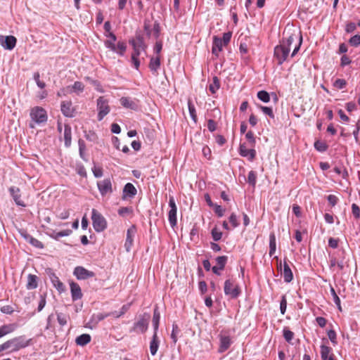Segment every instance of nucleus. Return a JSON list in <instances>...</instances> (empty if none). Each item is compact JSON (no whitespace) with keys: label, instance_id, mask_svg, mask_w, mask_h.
Segmentation results:
<instances>
[{"label":"nucleus","instance_id":"c756f323","mask_svg":"<svg viewBox=\"0 0 360 360\" xmlns=\"http://www.w3.org/2000/svg\"><path fill=\"white\" fill-rule=\"evenodd\" d=\"M160 314L158 309V307H156L154 309L153 316V326L154 328V333H158V328H159V323H160Z\"/></svg>","mask_w":360,"mask_h":360},{"label":"nucleus","instance_id":"2f4dec72","mask_svg":"<svg viewBox=\"0 0 360 360\" xmlns=\"http://www.w3.org/2000/svg\"><path fill=\"white\" fill-rule=\"evenodd\" d=\"M220 87V82L217 77H214L212 82L209 86V90L212 94H215Z\"/></svg>","mask_w":360,"mask_h":360},{"label":"nucleus","instance_id":"603ef678","mask_svg":"<svg viewBox=\"0 0 360 360\" xmlns=\"http://www.w3.org/2000/svg\"><path fill=\"white\" fill-rule=\"evenodd\" d=\"M286 308H287V300H286L285 295H283L281 302H280V310H281V314L283 315L285 313Z\"/></svg>","mask_w":360,"mask_h":360},{"label":"nucleus","instance_id":"423d86ee","mask_svg":"<svg viewBox=\"0 0 360 360\" xmlns=\"http://www.w3.org/2000/svg\"><path fill=\"white\" fill-rule=\"evenodd\" d=\"M290 49L280 44L274 48V57L277 60L278 65H282L286 60Z\"/></svg>","mask_w":360,"mask_h":360},{"label":"nucleus","instance_id":"f8f14e48","mask_svg":"<svg viewBox=\"0 0 360 360\" xmlns=\"http://www.w3.org/2000/svg\"><path fill=\"white\" fill-rule=\"evenodd\" d=\"M17 39L15 37L9 35L6 37L0 36L1 45L7 50H12L16 44Z\"/></svg>","mask_w":360,"mask_h":360},{"label":"nucleus","instance_id":"a878e982","mask_svg":"<svg viewBox=\"0 0 360 360\" xmlns=\"http://www.w3.org/2000/svg\"><path fill=\"white\" fill-rule=\"evenodd\" d=\"M63 135L65 140V147L68 148L70 146L72 141V129L70 125H65Z\"/></svg>","mask_w":360,"mask_h":360},{"label":"nucleus","instance_id":"37998d69","mask_svg":"<svg viewBox=\"0 0 360 360\" xmlns=\"http://www.w3.org/2000/svg\"><path fill=\"white\" fill-rule=\"evenodd\" d=\"M283 333L285 340L288 342H290L294 338V333L290 330L288 328H284Z\"/></svg>","mask_w":360,"mask_h":360},{"label":"nucleus","instance_id":"052dcab7","mask_svg":"<svg viewBox=\"0 0 360 360\" xmlns=\"http://www.w3.org/2000/svg\"><path fill=\"white\" fill-rule=\"evenodd\" d=\"M330 291L331 295L333 296V301H334L335 304L336 305H340V300L338 295H337V293L335 292V289L332 286H330Z\"/></svg>","mask_w":360,"mask_h":360},{"label":"nucleus","instance_id":"72a5a7b5","mask_svg":"<svg viewBox=\"0 0 360 360\" xmlns=\"http://www.w3.org/2000/svg\"><path fill=\"white\" fill-rule=\"evenodd\" d=\"M117 51H112L115 53H117L120 56H124L126 49H127V45L126 43L124 41H118L117 44L116 45Z\"/></svg>","mask_w":360,"mask_h":360},{"label":"nucleus","instance_id":"3c124183","mask_svg":"<svg viewBox=\"0 0 360 360\" xmlns=\"http://www.w3.org/2000/svg\"><path fill=\"white\" fill-rule=\"evenodd\" d=\"M57 319L59 323V324L61 326H63L66 325L68 319V316L67 315L63 314H57Z\"/></svg>","mask_w":360,"mask_h":360},{"label":"nucleus","instance_id":"09e8293b","mask_svg":"<svg viewBox=\"0 0 360 360\" xmlns=\"http://www.w3.org/2000/svg\"><path fill=\"white\" fill-rule=\"evenodd\" d=\"M179 332V327L176 324L172 325V331L171 333V338L172 339L173 342L176 343L177 342V335Z\"/></svg>","mask_w":360,"mask_h":360},{"label":"nucleus","instance_id":"4be33fe9","mask_svg":"<svg viewBox=\"0 0 360 360\" xmlns=\"http://www.w3.org/2000/svg\"><path fill=\"white\" fill-rule=\"evenodd\" d=\"M231 340L229 336H221L220 338V345L219 352L222 353L227 350L231 346Z\"/></svg>","mask_w":360,"mask_h":360},{"label":"nucleus","instance_id":"aec40b11","mask_svg":"<svg viewBox=\"0 0 360 360\" xmlns=\"http://www.w3.org/2000/svg\"><path fill=\"white\" fill-rule=\"evenodd\" d=\"M106 37H109L110 39L105 41V46L110 51H117L116 45L115 44L117 40L116 36L112 32H110V34H106Z\"/></svg>","mask_w":360,"mask_h":360},{"label":"nucleus","instance_id":"ea45409f","mask_svg":"<svg viewBox=\"0 0 360 360\" xmlns=\"http://www.w3.org/2000/svg\"><path fill=\"white\" fill-rule=\"evenodd\" d=\"M129 307H130L129 304H124L122 307L120 311H114L112 313V315L114 316L115 318H119V317L122 316V315H124L129 310Z\"/></svg>","mask_w":360,"mask_h":360},{"label":"nucleus","instance_id":"5fc2aeb1","mask_svg":"<svg viewBox=\"0 0 360 360\" xmlns=\"http://www.w3.org/2000/svg\"><path fill=\"white\" fill-rule=\"evenodd\" d=\"M245 138L249 141L250 146L253 147L255 146V138L254 136V133L252 131H249L245 134Z\"/></svg>","mask_w":360,"mask_h":360},{"label":"nucleus","instance_id":"de8ad7c7","mask_svg":"<svg viewBox=\"0 0 360 360\" xmlns=\"http://www.w3.org/2000/svg\"><path fill=\"white\" fill-rule=\"evenodd\" d=\"M349 43L351 46L354 47H356L359 45H360V35L356 34L352 37L349 40Z\"/></svg>","mask_w":360,"mask_h":360},{"label":"nucleus","instance_id":"69168bd1","mask_svg":"<svg viewBox=\"0 0 360 360\" xmlns=\"http://www.w3.org/2000/svg\"><path fill=\"white\" fill-rule=\"evenodd\" d=\"M351 62L352 61H351L350 58L347 56L343 55L341 57V59H340L341 66L344 67V66L348 65L351 63Z\"/></svg>","mask_w":360,"mask_h":360},{"label":"nucleus","instance_id":"8fccbe9b","mask_svg":"<svg viewBox=\"0 0 360 360\" xmlns=\"http://www.w3.org/2000/svg\"><path fill=\"white\" fill-rule=\"evenodd\" d=\"M328 337L333 345H337V335L334 330H329L327 333Z\"/></svg>","mask_w":360,"mask_h":360},{"label":"nucleus","instance_id":"c85d7f7f","mask_svg":"<svg viewBox=\"0 0 360 360\" xmlns=\"http://www.w3.org/2000/svg\"><path fill=\"white\" fill-rule=\"evenodd\" d=\"M120 103L123 107L126 108L135 110L137 108L136 104L132 100L127 97H122L120 98Z\"/></svg>","mask_w":360,"mask_h":360},{"label":"nucleus","instance_id":"5701e85b","mask_svg":"<svg viewBox=\"0 0 360 360\" xmlns=\"http://www.w3.org/2000/svg\"><path fill=\"white\" fill-rule=\"evenodd\" d=\"M137 193L136 188L134 187V186L131 183H127L125 184L124 188H123V195L124 197H134L136 195Z\"/></svg>","mask_w":360,"mask_h":360},{"label":"nucleus","instance_id":"680f3d73","mask_svg":"<svg viewBox=\"0 0 360 360\" xmlns=\"http://www.w3.org/2000/svg\"><path fill=\"white\" fill-rule=\"evenodd\" d=\"M229 221L233 228H236L239 225L237 216L234 213H232L229 217Z\"/></svg>","mask_w":360,"mask_h":360},{"label":"nucleus","instance_id":"864d4df0","mask_svg":"<svg viewBox=\"0 0 360 360\" xmlns=\"http://www.w3.org/2000/svg\"><path fill=\"white\" fill-rule=\"evenodd\" d=\"M92 172L96 178H100L103 176V169L94 165L92 168Z\"/></svg>","mask_w":360,"mask_h":360},{"label":"nucleus","instance_id":"dca6fc26","mask_svg":"<svg viewBox=\"0 0 360 360\" xmlns=\"http://www.w3.org/2000/svg\"><path fill=\"white\" fill-rule=\"evenodd\" d=\"M224 46H226V45L221 41V39L217 36H214L212 48V54L218 56L219 52L222 51Z\"/></svg>","mask_w":360,"mask_h":360},{"label":"nucleus","instance_id":"4468645a","mask_svg":"<svg viewBox=\"0 0 360 360\" xmlns=\"http://www.w3.org/2000/svg\"><path fill=\"white\" fill-rule=\"evenodd\" d=\"M46 274H49L51 282L53 285L56 288L59 293H61L65 291V285L60 281L58 276H56L53 273L51 272V270L46 269Z\"/></svg>","mask_w":360,"mask_h":360},{"label":"nucleus","instance_id":"a19ab883","mask_svg":"<svg viewBox=\"0 0 360 360\" xmlns=\"http://www.w3.org/2000/svg\"><path fill=\"white\" fill-rule=\"evenodd\" d=\"M212 237L214 241H219L222 237V232L217 227H214L211 231Z\"/></svg>","mask_w":360,"mask_h":360},{"label":"nucleus","instance_id":"bf43d9fd","mask_svg":"<svg viewBox=\"0 0 360 360\" xmlns=\"http://www.w3.org/2000/svg\"><path fill=\"white\" fill-rule=\"evenodd\" d=\"M232 34L230 32H225L223 34V37L221 39V41L226 46L231 41Z\"/></svg>","mask_w":360,"mask_h":360},{"label":"nucleus","instance_id":"9d476101","mask_svg":"<svg viewBox=\"0 0 360 360\" xmlns=\"http://www.w3.org/2000/svg\"><path fill=\"white\" fill-rule=\"evenodd\" d=\"M136 233V228L134 225L131 226L127 231L126 241L124 248L127 252H130L133 245L134 238Z\"/></svg>","mask_w":360,"mask_h":360},{"label":"nucleus","instance_id":"7ed1b4c3","mask_svg":"<svg viewBox=\"0 0 360 360\" xmlns=\"http://www.w3.org/2000/svg\"><path fill=\"white\" fill-rule=\"evenodd\" d=\"M91 212V219L94 230L96 232L104 231L107 227L105 218L95 209H93Z\"/></svg>","mask_w":360,"mask_h":360},{"label":"nucleus","instance_id":"a18cd8bd","mask_svg":"<svg viewBox=\"0 0 360 360\" xmlns=\"http://www.w3.org/2000/svg\"><path fill=\"white\" fill-rule=\"evenodd\" d=\"M346 85L347 82L343 79H337L333 83V86L338 89H342Z\"/></svg>","mask_w":360,"mask_h":360},{"label":"nucleus","instance_id":"e2e57ef3","mask_svg":"<svg viewBox=\"0 0 360 360\" xmlns=\"http://www.w3.org/2000/svg\"><path fill=\"white\" fill-rule=\"evenodd\" d=\"M269 248H276V240L274 233L269 235Z\"/></svg>","mask_w":360,"mask_h":360},{"label":"nucleus","instance_id":"9b49d317","mask_svg":"<svg viewBox=\"0 0 360 360\" xmlns=\"http://www.w3.org/2000/svg\"><path fill=\"white\" fill-rule=\"evenodd\" d=\"M97 186L101 195L112 192V183L110 179H105L97 182Z\"/></svg>","mask_w":360,"mask_h":360},{"label":"nucleus","instance_id":"ddd939ff","mask_svg":"<svg viewBox=\"0 0 360 360\" xmlns=\"http://www.w3.org/2000/svg\"><path fill=\"white\" fill-rule=\"evenodd\" d=\"M131 43L134 49L131 56L139 58L141 51H144L145 49L143 38L141 37H137L136 41L132 40Z\"/></svg>","mask_w":360,"mask_h":360},{"label":"nucleus","instance_id":"bb28decb","mask_svg":"<svg viewBox=\"0 0 360 360\" xmlns=\"http://www.w3.org/2000/svg\"><path fill=\"white\" fill-rule=\"evenodd\" d=\"M91 338L89 334H82L77 337L75 342L77 345L85 346L91 342Z\"/></svg>","mask_w":360,"mask_h":360},{"label":"nucleus","instance_id":"4c0bfd02","mask_svg":"<svg viewBox=\"0 0 360 360\" xmlns=\"http://www.w3.org/2000/svg\"><path fill=\"white\" fill-rule=\"evenodd\" d=\"M13 330L12 325H4L0 327V338L10 333Z\"/></svg>","mask_w":360,"mask_h":360},{"label":"nucleus","instance_id":"6e6552de","mask_svg":"<svg viewBox=\"0 0 360 360\" xmlns=\"http://www.w3.org/2000/svg\"><path fill=\"white\" fill-rule=\"evenodd\" d=\"M149 318V314L143 316L137 322L134 323V327L130 330V332L134 331L142 333H145L148 329Z\"/></svg>","mask_w":360,"mask_h":360},{"label":"nucleus","instance_id":"6ab92c4d","mask_svg":"<svg viewBox=\"0 0 360 360\" xmlns=\"http://www.w3.org/2000/svg\"><path fill=\"white\" fill-rule=\"evenodd\" d=\"M9 192L12 195L14 201L18 205L25 206L23 201L20 199V189L15 186H11L9 188Z\"/></svg>","mask_w":360,"mask_h":360},{"label":"nucleus","instance_id":"2eb2a0df","mask_svg":"<svg viewBox=\"0 0 360 360\" xmlns=\"http://www.w3.org/2000/svg\"><path fill=\"white\" fill-rule=\"evenodd\" d=\"M71 296L73 301L78 300L82 297V290L79 284L72 281L70 283Z\"/></svg>","mask_w":360,"mask_h":360},{"label":"nucleus","instance_id":"774afa93","mask_svg":"<svg viewBox=\"0 0 360 360\" xmlns=\"http://www.w3.org/2000/svg\"><path fill=\"white\" fill-rule=\"evenodd\" d=\"M199 290L202 294H205L207 292V283L204 281H201L198 283Z\"/></svg>","mask_w":360,"mask_h":360},{"label":"nucleus","instance_id":"4d7b16f0","mask_svg":"<svg viewBox=\"0 0 360 360\" xmlns=\"http://www.w3.org/2000/svg\"><path fill=\"white\" fill-rule=\"evenodd\" d=\"M352 212L356 219L360 217V208L356 204L353 203L352 205Z\"/></svg>","mask_w":360,"mask_h":360},{"label":"nucleus","instance_id":"f704fd0d","mask_svg":"<svg viewBox=\"0 0 360 360\" xmlns=\"http://www.w3.org/2000/svg\"><path fill=\"white\" fill-rule=\"evenodd\" d=\"M188 111H189V114H190L191 119L194 121V122H197V114H196L195 108L193 105V104L191 103V101H188Z\"/></svg>","mask_w":360,"mask_h":360},{"label":"nucleus","instance_id":"58836bf2","mask_svg":"<svg viewBox=\"0 0 360 360\" xmlns=\"http://www.w3.org/2000/svg\"><path fill=\"white\" fill-rule=\"evenodd\" d=\"M152 36L155 39H158L160 34V27L158 22L155 21L153 25Z\"/></svg>","mask_w":360,"mask_h":360},{"label":"nucleus","instance_id":"20e7f679","mask_svg":"<svg viewBox=\"0 0 360 360\" xmlns=\"http://www.w3.org/2000/svg\"><path fill=\"white\" fill-rule=\"evenodd\" d=\"M6 349H11V351H18L27 345V341L22 337H18L9 340L3 343Z\"/></svg>","mask_w":360,"mask_h":360},{"label":"nucleus","instance_id":"7c9ffc66","mask_svg":"<svg viewBox=\"0 0 360 360\" xmlns=\"http://www.w3.org/2000/svg\"><path fill=\"white\" fill-rule=\"evenodd\" d=\"M37 276L29 274L27 278V289H34L37 287Z\"/></svg>","mask_w":360,"mask_h":360},{"label":"nucleus","instance_id":"13d9d810","mask_svg":"<svg viewBox=\"0 0 360 360\" xmlns=\"http://www.w3.org/2000/svg\"><path fill=\"white\" fill-rule=\"evenodd\" d=\"M214 210L216 214H217L218 217H221L224 214V209L222 208L221 205L215 204L214 206Z\"/></svg>","mask_w":360,"mask_h":360},{"label":"nucleus","instance_id":"49530a36","mask_svg":"<svg viewBox=\"0 0 360 360\" xmlns=\"http://www.w3.org/2000/svg\"><path fill=\"white\" fill-rule=\"evenodd\" d=\"M144 31L146 33V35L148 37H151L152 36V30H153V26L150 25V22L149 20H145L144 21V25H143Z\"/></svg>","mask_w":360,"mask_h":360},{"label":"nucleus","instance_id":"39448f33","mask_svg":"<svg viewBox=\"0 0 360 360\" xmlns=\"http://www.w3.org/2000/svg\"><path fill=\"white\" fill-rule=\"evenodd\" d=\"M224 290V294L232 299L237 298L240 293L239 287L237 285H235L233 281L231 279L225 281Z\"/></svg>","mask_w":360,"mask_h":360},{"label":"nucleus","instance_id":"b1692460","mask_svg":"<svg viewBox=\"0 0 360 360\" xmlns=\"http://www.w3.org/2000/svg\"><path fill=\"white\" fill-rule=\"evenodd\" d=\"M160 66V58L158 56L152 57L149 63V68L154 75H157V71Z\"/></svg>","mask_w":360,"mask_h":360},{"label":"nucleus","instance_id":"1a4fd4ad","mask_svg":"<svg viewBox=\"0 0 360 360\" xmlns=\"http://www.w3.org/2000/svg\"><path fill=\"white\" fill-rule=\"evenodd\" d=\"M73 274L78 280H85L95 276V274L93 271H89L84 267L80 266L75 268Z\"/></svg>","mask_w":360,"mask_h":360},{"label":"nucleus","instance_id":"c9c22d12","mask_svg":"<svg viewBox=\"0 0 360 360\" xmlns=\"http://www.w3.org/2000/svg\"><path fill=\"white\" fill-rule=\"evenodd\" d=\"M227 260H228V257L225 256V255L219 256L216 258L217 264L218 266L219 267L220 270H223L224 269L225 265L227 262Z\"/></svg>","mask_w":360,"mask_h":360},{"label":"nucleus","instance_id":"e433bc0d","mask_svg":"<svg viewBox=\"0 0 360 360\" xmlns=\"http://www.w3.org/2000/svg\"><path fill=\"white\" fill-rule=\"evenodd\" d=\"M257 98L264 103H268L270 101V96L266 91H258Z\"/></svg>","mask_w":360,"mask_h":360},{"label":"nucleus","instance_id":"338daca9","mask_svg":"<svg viewBox=\"0 0 360 360\" xmlns=\"http://www.w3.org/2000/svg\"><path fill=\"white\" fill-rule=\"evenodd\" d=\"M207 128L210 131L213 132L217 129V124L216 122L213 120H209L207 121Z\"/></svg>","mask_w":360,"mask_h":360},{"label":"nucleus","instance_id":"f3484780","mask_svg":"<svg viewBox=\"0 0 360 360\" xmlns=\"http://www.w3.org/2000/svg\"><path fill=\"white\" fill-rule=\"evenodd\" d=\"M239 153L242 157H246L250 160H252L255 158L256 151L254 149L247 148L245 143H241L239 147Z\"/></svg>","mask_w":360,"mask_h":360},{"label":"nucleus","instance_id":"473e14b6","mask_svg":"<svg viewBox=\"0 0 360 360\" xmlns=\"http://www.w3.org/2000/svg\"><path fill=\"white\" fill-rule=\"evenodd\" d=\"M297 38V35L295 33L291 34L287 38L283 39L281 43L282 45H285V47H289L290 49V46L295 41V40Z\"/></svg>","mask_w":360,"mask_h":360},{"label":"nucleus","instance_id":"0eeeda50","mask_svg":"<svg viewBox=\"0 0 360 360\" xmlns=\"http://www.w3.org/2000/svg\"><path fill=\"white\" fill-rule=\"evenodd\" d=\"M169 211L168 212V220L170 226L174 228L177 224L176 212L177 207L176 205L175 200L173 196L169 197Z\"/></svg>","mask_w":360,"mask_h":360},{"label":"nucleus","instance_id":"393cba45","mask_svg":"<svg viewBox=\"0 0 360 360\" xmlns=\"http://www.w3.org/2000/svg\"><path fill=\"white\" fill-rule=\"evenodd\" d=\"M158 333H154L152 340L150 342V354L154 356L156 354L159 347V340L158 338Z\"/></svg>","mask_w":360,"mask_h":360},{"label":"nucleus","instance_id":"0e129e2a","mask_svg":"<svg viewBox=\"0 0 360 360\" xmlns=\"http://www.w3.org/2000/svg\"><path fill=\"white\" fill-rule=\"evenodd\" d=\"M85 138L90 141H95L97 139V136L94 131H89L87 133H86Z\"/></svg>","mask_w":360,"mask_h":360},{"label":"nucleus","instance_id":"f03ea898","mask_svg":"<svg viewBox=\"0 0 360 360\" xmlns=\"http://www.w3.org/2000/svg\"><path fill=\"white\" fill-rule=\"evenodd\" d=\"M96 108L98 120L101 121L110 111L108 100L104 96H100L96 101Z\"/></svg>","mask_w":360,"mask_h":360},{"label":"nucleus","instance_id":"6e6d98bb","mask_svg":"<svg viewBox=\"0 0 360 360\" xmlns=\"http://www.w3.org/2000/svg\"><path fill=\"white\" fill-rule=\"evenodd\" d=\"M260 108L265 115H269L271 118L274 117V114L271 108L267 106H260Z\"/></svg>","mask_w":360,"mask_h":360},{"label":"nucleus","instance_id":"c03bdc74","mask_svg":"<svg viewBox=\"0 0 360 360\" xmlns=\"http://www.w3.org/2000/svg\"><path fill=\"white\" fill-rule=\"evenodd\" d=\"M256 181H257L256 173L254 171H250L248 173V184H250L251 186H252L253 187H255V184H256Z\"/></svg>","mask_w":360,"mask_h":360},{"label":"nucleus","instance_id":"412c9836","mask_svg":"<svg viewBox=\"0 0 360 360\" xmlns=\"http://www.w3.org/2000/svg\"><path fill=\"white\" fill-rule=\"evenodd\" d=\"M283 276L284 281L286 283H290L293 279V274L289 266V265L287 264V262L285 261L283 264Z\"/></svg>","mask_w":360,"mask_h":360},{"label":"nucleus","instance_id":"a211bd4d","mask_svg":"<svg viewBox=\"0 0 360 360\" xmlns=\"http://www.w3.org/2000/svg\"><path fill=\"white\" fill-rule=\"evenodd\" d=\"M61 112L65 116L72 117L74 116V109L70 101H63L61 103Z\"/></svg>","mask_w":360,"mask_h":360},{"label":"nucleus","instance_id":"79ce46f5","mask_svg":"<svg viewBox=\"0 0 360 360\" xmlns=\"http://www.w3.org/2000/svg\"><path fill=\"white\" fill-rule=\"evenodd\" d=\"M314 148L319 152H325L328 148V146L323 141H316L314 143Z\"/></svg>","mask_w":360,"mask_h":360},{"label":"nucleus","instance_id":"cd10ccee","mask_svg":"<svg viewBox=\"0 0 360 360\" xmlns=\"http://www.w3.org/2000/svg\"><path fill=\"white\" fill-rule=\"evenodd\" d=\"M320 349H321V359L322 360H328L330 357V356L332 354V348L327 346V345H321L320 346Z\"/></svg>","mask_w":360,"mask_h":360},{"label":"nucleus","instance_id":"f257e3e1","mask_svg":"<svg viewBox=\"0 0 360 360\" xmlns=\"http://www.w3.org/2000/svg\"><path fill=\"white\" fill-rule=\"evenodd\" d=\"M31 122L30 127L34 128L36 125H39L45 122V110L39 106L34 107L30 110Z\"/></svg>","mask_w":360,"mask_h":360}]
</instances>
